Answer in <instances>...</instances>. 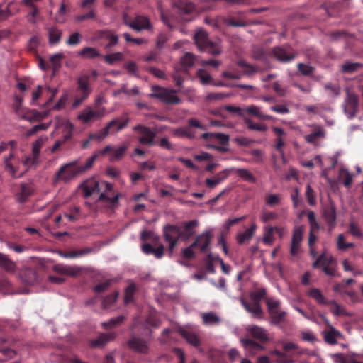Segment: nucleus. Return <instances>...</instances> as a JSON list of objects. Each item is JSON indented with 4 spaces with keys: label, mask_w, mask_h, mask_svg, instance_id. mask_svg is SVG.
I'll return each instance as SVG.
<instances>
[{
    "label": "nucleus",
    "mask_w": 363,
    "mask_h": 363,
    "mask_svg": "<svg viewBox=\"0 0 363 363\" xmlns=\"http://www.w3.org/2000/svg\"><path fill=\"white\" fill-rule=\"evenodd\" d=\"M266 293L265 289H257L250 293V298L253 301L252 303H247L243 298H241V304L247 311L254 315H258L261 313V308L259 301L264 298Z\"/></svg>",
    "instance_id": "20e7f679"
},
{
    "label": "nucleus",
    "mask_w": 363,
    "mask_h": 363,
    "mask_svg": "<svg viewBox=\"0 0 363 363\" xmlns=\"http://www.w3.org/2000/svg\"><path fill=\"white\" fill-rule=\"evenodd\" d=\"M21 162L22 166L25 168L23 172H26L28 169L32 167H36L40 163V156L33 154L32 155L25 156V157L21 160Z\"/></svg>",
    "instance_id": "c9c22d12"
},
{
    "label": "nucleus",
    "mask_w": 363,
    "mask_h": 363,
    "mask_svg": "<svg viewBox=\"0 0 363 363\" xmlns=\"http://www.w3.org/2000/svg\"><path fill=\"white\" fill-rule=\"evenodd\" d=\"M358 108V98L357 96L353 93L348 92L347 96L345 99L344 110L345 114L349 118L354 116Z\"/></svg>",
    "instance_id": "9b49d317"
},
{
    "label": "nucleus",
    "mask_w": 363,
    "mask_h": 363,
    "mask_svg": "<svg viewBox=\"0 0 363 363\" xmlns=\"http://www.w3.org/2000/svg\"><path fill=\"white\" fill-rule=\"evenodd\" d=\"M245 123L247 125V128L250 130H258V131H266L267 130V126L263 123H255L252 120L245 118Z\"/></svg>",
    "instance_id": "6e6d98bb"
},
{
    "label": "nucleus",
    "mask_w": 363,
    "mask_h": 363,
    "mask_svg": "<svg viewBox=\"0 0 363 363\" xmlns=\"http://www.w3.org/2000/svg\"><path fill=\"white\" fill-rule=\"evenodd\" d=\"M325 341L330 345H335L342 338V334L333 326L322 331Z\"/></svg>",
    "instance_id": "412c9836"
},
{
    "label": "nucleus",
    "mask_w": 363,
    "mask_h": 363,
    "mask_svg": "<svg viewBox=\"0 0 363 363\" xmlns=\"http://www.w3.org/2000/svg\"><path fill=\"white\" fill-rule=\"evenodd\" d=\"M333 262V257L331 255H327L326 254H322L317 260L313 264L314 268L322 266H328Z\"/></svg>",
    "instance_id": "09e8293b"
},
{
    "label": "nucleus",
    "mask_w": 363,
    "mask_h": 363,
    "mask_svg": "<svg viewBox=\"0 0 363 363\" xmlns=\"http://www.w3.org/2000/svg\"><path fill=\"white\" fill-rule=\"evenodd\" d=\"M33 192V188L31 185L29 184H22L21 193L18 196V200L19 202H24L26 199L30 196Z\"/></svg>",
    "instance_id": "c03bdc74"
},
{
    "label": "nucleus",
    "mask_w": 363,
    "mask_h": 363,
    "mask_svg": "<svg viewBox=\"0 0 363 363\" xmlns=\"http://www.w3.org/2000/svg\"><path fill=\"white\" fill-rule=\"evenodd\" d=\"M335 363H362V362L357 361L354 358L350 356H345L342 354H335L333 357Z\"/></svg>",
    "instance_id": "5fc2aeb1"
},
{
    "label": "nucleus",
    "mask_w": 363,
    "mask_h": 363,
    "mask_svg": "<svg viewBox=\"0 0 363 363\" xmlns=\"http://www.w3.org/2000/svg\"><path fill=\"white\" fill-rule=\"evenodd\" d=\"M248 330L251 333L253 337L259 339L262 342H265L268 340V336L266 330L262 328L253 325L249 327Z\"/></svg>",
    "instance_id": "e433bc0d"
},
{
    "label": "nucleus",
    "mask_w": 363,
    "mask_h": 363,
    "mask_svg": "<svg viewBox=\"0 0 363 363\" xmlns=\"http://www.w3.org/2000/svg\"><path fill=\"white\" fill-rule=\"evenodd\" d=\"M244 110H245V114L248 113L249 115L256 116L258 118H259L260 116H262L261 108L257 106H255V105L247 106L245 108H244Z\"/></svg>",
    "instance_id": "052dcab7"
},
{
    "label": "nucleus",
    "mask_w": 363,
    "mask_h": 363,
    "mask_svg": "<svg viewBox=\"0 0 363 363\" xmlns=\"http://www.w3.org/2000/svg\"><path fill=\"white\" fill-rule=\"evenodd\" d=\"M222 76L228 79L237 80L242 78V73L240 69L229 67L226 70L223 72Z\"/></svg>",
    "instance_id": "4c0bfd02"
},
{
    "label": "nucleus",
    "mask_w": 363,
    "mask_h": 363,
    "mask_svg": "<svg viewBox=\"0 0 363 363\" xmlns=\"http://www.w3.org/2000/svg\"><path fill=\"white\" fill-rule=\"evenodd\" d=\"M53 270L56 273L62 275L76 277L80 273L81 268L75 265L57 264L54 265Z\"/></svg>",
    "instance_id": "f3484780"
},
{
    "label": "nucleus",
    "mask_w": 363,
    "mask_h": 363,
    "mask_svg": "<svg viewBox=\"0 0 363 363\" xmlns=\"http://www.w3.org/2000/svg\"><path fill=\"white\" fill-rule=\"evenodd\" d=\"M307 295L313 298L318 303L326 306L334 316H350L351 313L335 301H328L320 289L316 288L308 291Z\"/></svg>",
    "instance_id": "f257e3e1"
},
{
    "label": "nucleus",
    "mask_w": 363,
    "mask_h": 363,
    "mask_svg": "<svg viewBox=\"0 0 363 363\" xmlns=\"http://www.w3.org/2000/svg\"><path fill=\"white\" fill-rule=\"evenodd\" d=\"M77 91L81 92V95L84 96V99H87L91 92V89L89 83V77L82 76L78 79Z\"/></svg>",
    "instance_id": "a878e982"
},
{
    "label": "nucleus",
    "mask_w": 363,
    "mask_h": 363,
    "mask_svg": "<svg viewBox=\"0 0 363 363\" xmlns=\"http://www.w3.org/2000/svg\"><path fill=\"white\" fill-rule=\"evenodd\" d=\"M268 310L272 315V318H283L286 313L281 306V302L274 298H269L267 300Z\"/></svg>",
    "instance_id": "2eb2a0df"
},
{
    "label": "nucleus",
    "mask_w": 363,
    "mask_h": 363,
    "mask_svg": "<svg viewBox=\"0 0 363 363\" xmlns=\"http://www.w3.org/2000/svg\"><path fill=\"white\" fill-rule=\"evenodd\" d=\"M180 230L177 226L169 225L164 228V235L165 240L169 244L170 252H172L174 248L175 247L178 242L179 238L180 236Z\"/></svg>",
    "instance_id": "9d476101"
},
{
    "label": "nucleus",
    "mask_w": 363,
    "mask_h": 363,
    "mask_svg": "<svg viewBox=\"0 0 363 363\" xmlns=\"http://www.w3.org/2000/svg\"><path fill=\"white\" fill-rule=\"evenodd\" d=\"M106 113V108H96L89 105L78 113L77 118L83 124H89L101 120Z\"/></svg>",
    "instance_id": "7ed1b4c3"
},
{
    "label": "nucleus",
    "mask_w": 363,
    "mask_h": 363,
    "mask_svg": "<svg viewBox=\"0 0 363 363\" xmlns=\"http://www.w3.org/2000/svg\"><path fill=\"white\" fill-rule=\"evenodd\" d=\"M284 146V143L283 138H277L275 140L274 147L279 152L280 156L283 160V162H286L285 153L284 152L283 147Z\"/></svg>",
    "instance_id": "0e129e2a"
},
{
    "label": "nucleus",
    "mask_w": 363,
    "mask_h": 363,
    "mask_svg": "<svg viewBox=\"0 0 363 363\" xmlns=\"http://www.w3.org/2000/svg\"><path fill=\"white\" fill-rule=\"evenodd\" d=\"M82 35L79 33L76 32L72 33L69 38L66 40L67 45L69 46H74L78 45L81 42Z\"/></svg>",
    "instance_id": "338daca9"
},
{
    "label": "nucleus",
    "mask_w": 363,
    "mask_h": 363,
    "mask_svg": "<svg viewBox=\"0 0 363 363\" xmlns=\"http://www.w3.org/2000/svg\"><path fill=\"white\" fill-rule=\"evenodd\" d=\"M129 346L133 350L141 353H146L148 351V346L146 341L140 337H134L130 340Z\"/></svg>",
    "instance_id": "cd10ccee"
},
{
    "label": "nucleus",
    "mask_w": 363,
    "mask_h": 363,
    "mask_svg": "<svg viewBox=\"0 0 363 363\" xmlns=\"http://www.w3.org/2000/svg\"><path fill=\"white\" fill-rule=\"evenodd\" d=\"M127 150L126 146H121L117 148H113L112 152L111 153L109 160L111 162L119 160L123 157Z\"/></svg>",
    "instance_id": "8fccbe9b"
},
{
    "label": "nucleus",
    "mask_w": 363,
    "mask_h": 363,
    "mask_svg": "<svg viewBox=\"0 0 363 363\" xmlns=\"http://www.w3.org/2000/svg\"><path fill=\"white\" fill-rule=\"evenodd\" d=\"M142 251L145 255H154L157 259H161L164 255V247L163 245L160 244L155 248L149 243H144L141 245Z\"/></svg>",
    "instance_id": "5701e85b"
},
{
    "label": "nucleus",
    "mask_w": 363,
    "mask_h": 363,
    "mask_svg": "<svg viewBox=\"0 0 363 363\" xmlns=\"http://www.w3.org/2000/svg\"><path fill=\"white\" fill-rule=\"evenodd\" d=\"M64 55L61 52L55 53L50 57V61L52 65L54 70L58 69L61 66V60Z\"/></svg>",
    "instance_id": "13d9d810"
},
{
    "label": "nucleus",
    "mask_w": 363,
    "mask_h": 363,
    "mask_svg": "<svg viewBox=\"0 0 363 363\" xmlns=\"http://www.w3.org/2000/svg\"><path fill=\"white\" fill-rule=\"evenodd\" d=\"M47 136H41L38 138L33 143L32 147L33 155L40 156V152L43 145L48 141Z\"/></svg>",
    "instance_id": "49530a36"
},
{
    "label": "nucleus",
    "mask_w": 363,
    "mask_h": 363,
    "mask_svg": "<svg viewBox=\"0 0 363 363\" xmlns=\"http://www.w3.org/2000/svg\"><path fill=\"white\" fill-rule=\"evenodd\" d=\"M212 234L211 231H206L196 238L192 243V246L198 247L201 252H206L208 250Z\"/></svg>",
    "instance_id": "4468645a"
},
{
    "label": "nucleus",
    "mask_w": 363,
    "mask_h": 363,
    "mask_svg": "<svg viewBox=\"0 0 363 363\" xmlns=\"http://www.w3.org/2000/svg\"><path fill=\"white\" fill-rule=\"evenodd\" d=\"M152 92L150 94V97L157 98L166 104H177L181 102V99L177 96V91L168 89L160 86H152Z\"/></svg>",
    "instance_id": "423d86ee"
},
{
    "label": "nucleus",
    "mask_w": 363,
    "mask_h": 363,
    "mask_svg": "<svg viewBox=\"0 0 363 363\" xmlns=\"http://www.w3.org/2000/svg\"><path fill=\"white\" fill-rule=\"evenodd\" d=\"M229 175V169H225L219 174L216 175L214 178L207 179L206 180V186L210 189H213L224 179H225Z\"/></svg>",
    "instance_id": "2f4dec72"
},
{
    "label": "nucleus",
    "mask_w": 363,
    "mask_h": 363,
    "mask_svg": "<svg viewBox=\"0 0 363 363\" xmlns=\"http://www.w3.org/2000/svg\"><path fill=\"white\" fill-rule=\"evenodd\" d=\"M306 214L311 231L319 230L320 225L316 220L315 213L313 211H308Z\"/></svg>",
    "instance_id": "603ef678"
},
{
    "label": "nucleus",
    "mask_w": 363,
    "mask_h": 363,
    "mask_svg": "<svg viewBox=\"0 0 363 363\" xmlns=\"http://www.w3.org/2000/svg\"><path fill=\"white\" fill-rule=\"evenodd\" d=\"M274 228L272 226L267 227L265 228L264 235L263 237L262 241L264 244L267 245H271L274 242Z\"/></svg>",
    "instance_id": "864d4df0"
},
{
    "label": "nucleus",
    "mask_w": 363,
    "mask_h": 363,
    "mask_svg": "<svg viewBox=\"0 0 363 363\" xmlns=\"http://www.w3.org/2000/svg\"><path fill=\"white\" fill-rule=\"evenodd\" d=\"M181 335L191 345L198 346L199 345V339L196 335L194 330L190 327H180L178 329Z\"/></svg>",
    "instance_id": "4be33fe9"
},
{
    "label": "nucleus",
    "mask_w": 363,
    "mask_h": 363,
    "mask_svg": "<svg viewBox=\"0 0 363 363\" xmlns=\"http://www.w3.org/2000/svg\"><path fill=\"white\" fill-rule=\"evenodd\" d=\"M133 130L137 131L139 135L138 139L140 143L147 146L154 144L155 133L150 128L138 125L133 128Z\"/></svg>",
    "instance_id": "1a4fd4ad"
},
{
    "label": "nucleus",
    "mask_w": 363,
    "mask_h": 363,
    "mask_svg": "<svg viewBox=\"0 0 363 363\" xmlns=\"http://www.w3.org/2000/svg\"><path fill=\"white\" fill-rule=\"evenodd\" d=\"M237 65L241 69L240 71L242 73V76H250L256 72V69L247 64L245 60H239Z\"/></svg>",
    "instance_id": "de8ad7c7"
},
{
    "label": "nucleus",
    "mask_w": 363,
    "mask_h": 363,
    "mask_svg": "<svg viewBox=\"0 0 363 363\" xmlns=\"http://www.w3.org/2000/svg\"><path fill=\"white\" fill-rule=\"evenodd\" d=\"M79 55L88 59H93L101 56L100 52L95 48L86 47L79 52Z\"/></svg>",
    "instance_id": "a19ab883"
},
{
    "label": "nucleus",
    "mask_w": 363,
    "mask_h": 363,
    "mask_svg": "<svg viewBox=\"0 0 363 363\" xmlns=\"http://www.w3.org/2000/svg\"><path fill=\"white\" fill-rule=\"evenodd\" d=\"M16 355V352L10 348H5L0 350V362H5L13 358Z\"/></svg>",
    "instance_id": "e2e57ef3"
},
{
    "label": "nucleus",
    "mask_w": 363,
    "mask_h": 363,
    "mask_svg": "<svg viewBox=\"0 0 363 363\" xmlns=\"http://www.w3.org/2000/svg\"><path fill=\"white\" fill-rule=\"evenodd\" d=\"M101 184L104 185L105 190L102 192L97 202H103L107 207L114 208L118 205V199L121 196L119 193H113V184L107 182H102Z\"/></svg>",
    "instance_id": "39448f33"
},
{
    "label": "nucleus",
    "mask_w": 363,
    "mask_h": 363,
    "mask_svg": "<svg viewBox=\"0 0 363 363\" xmlns=\"http://www.w3.org/2000/svg\"><path fill=\"white\" fill-rule=\"evenodd\" d=\"M136 291V286L131 283L125 290L124 303L125 304L131 303L134 301V296Z\"/></svg>",
    "instance_id": "37998d69"
},
{
    "label": "nucleus",
    "mask_w": 363,
    "mask_h": 363,
    "mask_svg": "<svg viewBox=\"0 0 363 363\" xmlns=\"http://www.w3.org/2000/svg\"><path fill=\"white\" fill-rule=\"evenodd\" d=\"M201 138L206 140H217L220 144L226 145L229 141V136L220 133H205Z\"/></svg>",
    "instance_id": "c756f323"
},
{
    "label": "nucleus",
    "mask_w": 363,
    "mask_h": 363,
    "mask_svg": "<svg viewBox=\"0 0 363 363\" xmlns=\"http://www.w3.org/2000/svg\"><path fill=\"white\" fill-rule=\"evenodd\" d=\"M62 32L60 29L52 27L48 29L49 43L50 45L57 44L62 36Z\"/></svg>",
    "instance_id": "58836bf2"
},
{
    "label": "nucleus",
    "mask_w": 363,
    "mask_h": 363,
    "mask_svg": "<svg viewBox=\"0 0 363 363\" xmlns=\"http://www.w3.org/2000/svg\"><path fill=\"white\" fill-rule=\"evenodd\" d=\"M99 38H104L108 40V43L105 45L106 49H108L117 45L118 42V35H115L110 30H101L99 32Z\"/></svg>",
    "instance_id": "c85d7f7f"
},
{
    "label": "nucleus",
    "mask_w": 363,
    "mask_h": 363,
    "mask_svg": "<svg viewBox=\"0 0 363 363\" xmlns=\"http://www.w3.org/2000/svg\"><path fill=\"white\" fill-rule=\"evenodd\" d=\"M257 229V225L253 223L250 227L247 228L245 231L238 233L236 236V240L238 244L242 245L245 242H249L253 237L255 230Z\"/></svg>",
    "instance_id": "b1692460"
},
{
    "label": "nucleus",
    "mask_w": 363,
    "mask_h": 363,
    "mask_svg": "<svg viewBox=\"0 0 363 363\" xmlns=\"http://www.w3.org/2000/svg\"><path fill=\"white\" fill-rule=\"evenodd\" d=\"M4 164L5 169L9 172L12 177H18V172L22 166L21 160L17 156L14 148L11 150L9 156L4 157Z\"/></svg>",
    "instance_id": "6e6552de"
},
{
    "label": "nucleus",
    "mask_w": 363,
    "mask_h": 363,
    "mask_svg": "<svg viewBox=\"0 0 363 363\" xmlns=\"http://www.w3.org/2000/svg\"><path fill=\"white\" fill-rule=\"evenodd\" d=\"M230 172H235L242 179L251 183L256 182L255 177L247 169L233 168L229 169Z\"/></svg>",
    "instance_id": "473e14b6"
},
{
    "label": "nucleus",
    "mask_w": 363,
    "mask_h": 363,
    "mask_svg": "<svg viewBox=\"0 0 363 363\" xmlns=\"http://www.w3.org/2000/svg\"><path fill=\"white\" fill-rule=\"evenodd\" d=\"M77 161H73L62 165L55 175L56 180H61L67 182L80 174L78 167H75Z\"/></svg>",
    "instance_id": "0eeeda50"
},
{
    "label": "nucleus",
    "mask_w": 363,
    "mask_h": 363,
    "mask_svg": "<svg viewBox=\"0 0 363 363\" xmlns=\"http://www.w3.org/2000/svg\"><path fill=\"white\" fill-rule=\"evenodd\" d=\"M197 76L203 84H208L211 82L212 77L211 74L206 70L200 69L197 72Z\"/></svg>",
    "instance_id": "69168bd1"
},
{
    "label": "nucleus",
    "mask_w": 363,
    "mask_h": 363,
    "mask_svg": "<svg viewBox=\"0 0 363 363\" xmlns=\"http://www.w3.org/2000/svg\"><path fill=\"white\" fill-rule=\"evenodd\" d=\"M281 197L279 194H269L265 198V203L269 206L279 205Z\"/></svg>",
    "instance_id": "680f3d73"
},
{
    "label": "nucleus",
    "mask_w": 363,
    "mask_h": 363,
    "mask_svg": "<svg viewBox=\"0 0 363 363\" xmlns=\"http://www.w3.org/2000/svg\"><path fill=\"white\" fill-rule=\"evenodd\" d=\"M325 136L324 128L319 125L314 126L313 131L304 136L306 141L308 143L316 145L320 140Z\"/></svg>",
    "instance_id": "aec40b11"
},
{
    "label": "nucleus",
    "mask_w": 363,
    "mask_h": 363,
    "mask_svg": "<svg viewBox=\"0 0 363 363\" xmlns=\"http://www.w3.org/2000/svg\"><path fill=\"white\" fill-rule=\"evenodd\" d=\"M306 196L308 203L311 206H314L316 204L315 193L310 184H307V186H306Z\"/></svg>",
    "instance_id": "4d7b16f0"
},
{
    "label": "nucleus",
    "mask_w": 363,
    "mask_h": 363,
    "mask_svg": "<svg viewBox=\"0 0 363 363\" xmlns=\"http://www.w3.org/2000/svg\"><path fill=\"white\" fill-rule=\"evenodd\" d=\"M241 342L245 350L250 355H255L260 350H264V347L250 339H242Z\"/></svg>",
    "instance_id": "393cba45"
},
{
    "label": "nucleus",
    "mask_w": 363,
    "mask_h": 363,
    "mask_svg": "<svg viewBox=\"0 0 363 363\" xmlns=\"http://www.w3.org/2000/svg\"><path fill=\"white\" fill-rule=\"evenodd\" d=\"M125 24L136 31L150 30L152 28L150 20L143 16H137L132 21H125Z\"/></svg>",
    "instance_id": "f8f14e48"
},
{
    "label": "nucleus",
    "mask_w": 363,
    "mask_h": 363,
    "mask_svg": "<svg viewBox=\"0 0 363 363\" xmlns=\"http://www.w3.org/2000/svg\"><path fill=\"white\" fill-rule=\"evenodd\" d=\"M323 217L331 231L335 227L336 208L333 203L328 204L323 210Z\"/></svg>",
    "instance_id": "a211bd4d"
},
{
    "label": "nucleus",
    "mask_w": 363,
    "mask_h": 363,
    "mask_svg": "<svg viewBox=\"0 0 363 363\" xmlns=\"http://www.w3.org/2000/svg\"><path fill=\"white\" fill-rule=\"evenodd\" d=\"M114 335L112 333H104L100 335L96 339L91 342V345L94 347H100L106 345L109 341L113 340Z\"/></svg>",
    "instance_id": "72a5a7b5"
},
{
    "label": "nucleus",
    "mask_w": 363,
    "mask_h": 363,
    "mask_svg": "<svg viewBox=\"0 0 363 363\" xmlns=\"http://www.w3.org/2000/svg\"><path fill=\"white\" fill-rule=\"evenodd\" d=\"M144 321L140 323L138 325L135 326L133 330L135 332H140V333L147 337L151 335V330L149 328V325L152 324L153 320H159V319H144Z\"/></svg>",
    "instance_id": "7c9ffc66"
},
{
    "label": "nucleus",
    "mask_w": 363,
    "mask_h": 363,
    "mask_svg": "<svg viewBox=\"0 0 363 363\" xmlns=\"http://www.w3.org/2000/svg\"><path fill=\"white\" fill-rule=\"evenodd\" d=\"M0 267L6 272L10 274L15 273L16 270V264L9 257L2 253H0Z\"/></svg>",
    "instance_id": "bb28decb"
},
{
    "label": "nucleus",
    "mask_w": 363,
    "mask_h": 363,
    "mask_svg": "<svg viewBox=\"0 0 363 363\" xmlns=\"http://www.w3.org/2000/svg\"><path fill=\"white\" fill-rule=\"evenodd\" d=\"M195 61V56L191 52H186L181 58V66L184 71L186 72L188 69L191 67Z\"/></svg>",
    "instance_id": "79ce46f5"
},
{
    "label": "nucleus",
    "mask_w": 363,
    "mask_h": 363,
    "mask_svg": "<svg viewBox=\"0 0 363 363\" xmlns=\"http://www.w3.org/2000/svg\"><path fill=\"white\" fill-rule=\"evenodd\" d=\"M56 128H62L65 135V140H68L72 136V133L74 128V124L67 119L57 118H56Z\"/></svg>",
    "instance_id": "6ab92c4d"
},
{
    "label": "nucleus",
    "mask_w": 363,
    "mask_h": 363,
    "mask_svg": "<svg viewBox=\"0 0 363 363\" xmlns=\"http://www.w3.org/2000/svg\"><path fill=\"white\" fill-rule=\"evenodd\" d=\"M303 227L298 226L295 228L293 232L290 252L291 255L294 256L296 255L300 249V244L303 239Z\"/></svg>",
    "instance_id": "dca6fc26"
},
{
    "label": "nucleus",
    "mask_w": 363,
    "mask_h": 363,
    "mask_svg": "<svg viewBox=\"0 0 363 363\" xmlns=\"http://www.w3.org/2000/svg\"><path fill=\"white\" fill-rule=\"evenodd\" d=\"M194 41L201 51L207 52L212 55H218L221 52V48L218 43L210 40L207 33L203 29H199L194 34Z\"/></svg>",
    "instance_id": "f03ea898"
},
{
    "label": "nucleus",
    "mask_w": 363,
    "mask_h": 363,
    "mask_svg": "<svg viewBox=\"0 0 363 363\" xmlns=\"http://www.w3.org/2000/svg\"><path fill=\"white\" fill-rule=\"evenodd\" d=\"M128 120H126L122 123H118V121L117 119L112 120L103 129L102 132L104 133V136L106 137L108 134L110 129H111L114 126H116V131L118 132V131H120V130H123V128H125L128 125Z\"/></svg>",
    "instance_id": "f704fd0d"
},
{
    "label": "nucleus",
    "mask_w": 363,
    "mask_h": 363,
    "mask_svg": "<svg viewBox=\"0 0 363 363\" xmlns=\"http://www.w3.org/2000/svg\"><path fill=\"white\" fill-rule=\"evenodd\" d=\"M118 295H119L118 291H115L112 294L106 296L102 302L103 307L104 308H108L111 307L117 300Z\"/></svg>",
    "instance_id": "bf43d9fd"
},
{
    "label": "nucleus",
    "mask_w": 363,
    "mask_h": 363,
    "mask_svg": "<svg viewBox=\"0 0 363 363\" xmlns=\"http://www.w3.org/2000/svg\"><path fill=\"white\" fill-rule=\"evenodd\" d=\"M104 59L108 65H113L116 62L123 60V54L121 52L108 54L104 56Z\"/></svg>",
    "instance_id": "3c124183"
},
{
    "label": "nucleus",
    "mask_w": 363,
    "mask_h": 363,
    "mask_svg": "<svg viewBox=\"0 0 363 363\" xmlns=\"http://www.w3.org/2000/svg\"><path fill=\"white\" fill-rule=\"evenodd\" d=\"M99 185L100 183L94 178H89L82 182L79 187L82 189L83 196L86 198L94 193L99 192Z\"/></svg>",
    "instance_id": "ddd939ff"
},
{
    "label": "nucleus",
    "mask_w": 363,
    "mask_h": 363,
    "mask_svg": "<svg viewBox=\"0 0 363 363\" xmlns=\"http://www.w3.org/2000/svg\"><path fill=\"white\" fill-rule=\"evenodd\" d=\"M274 54L279 61L282 62L290 61L294 58V55L288 54L284 48L279 47L274 49Z\"/></svg>",
    "instance_id": "a18cd8bd"
},
{
    "label": "nucleus",
    "mask_w": 363,
    "mask_h": 363,
    "mask_svg": "<svg viewBox=\"0 0 363 363\" xmlns=\"http://www.w3.org/2000/svg\"><path fill=\"white\" fill-rule=\"evenodd\" d=\"M339 179L341 180L343 184L350 188L352 183L353 174L350 173L348 169L341 168L339 172Z\"/></svg>",
    "instance_id": "ea45409f"
},
{
    "label": "nucleus",
    "mask_w": 363,
    "mask_h": 363,
    "mask_svg": "<svg viewBox=\"0 0 363 363\" xmlns=\"http://www.w3.org/2000/svg\"><path fill=\"white\" fill-rule=\"evenodd\" d=\"M301 337L303 341L314 343L318 340L315 334L311 330H303L301 332Z\"/></svg>",
    "instance_id": "774afa93"
}]
</instances>
